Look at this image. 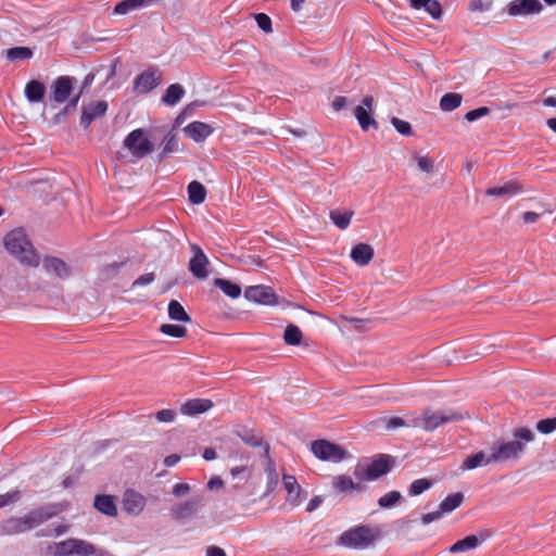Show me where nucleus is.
Instances as JSON below:
<instances>
[{
  "label": "nucleus",
  "mask_w": 556,
  "mask_h": 556,
  "mask_svg": "<svg viewBox=\"0 0 556 556\" xmlns=\"http://www.w3.org/2000/svg\"><path fill=\"white\" fill-rule=\"evenodd\" d=\"M185 134L197 142L205 140L213 129L210 125L202 122H192L184 128Z\"/></svg>",
  "instance_id": "a878e982"
},
{
  "label": "nucleus",
  "mask_w": 556,
  "mask_h": 556,
  "mask_svg": "<svg viewBox=\"0 0 556 556\" xmlns=\"http://www.w3.org/2000/svg\"><path fill=\"white\" fill-rule=\"evenodd\" d=\"M353 215L354 213L352 211L340 212L334 210L330 212L329 216L339 229L344 230L350 226Z\"/></svg>",
  "instance_id": "58836bf2"
},
{
  "label": "nucleus",
  "mask_w": 556,
  "mask_h": 556,
  "mask_svg": "<svg viewBox=\"0 0 556 556\" xmlns=\"http://www.w3.org/2000/svg\"><path fill=\"white\" fill-rule=\"evenodd\" d=\"M381 421L384 424V428L388 431L394 430L396 428H402V427H410L409 419L405 420L401 417L383 418V419H381Z\"/></svg>",
  "instance_id": "49530a36"
},
{
  "label": "nucleus",
  "mask_w": 556,
  "mask_h": 556,
  "mask_svg": "<svg viewBox=\"0 0 556 556\" xmlns=\"http://www.w3.org/2000/svg\"><path fill=\"white\" fill-rule=\"evenodd\" d=\"M283 488L287 492L286 503L292 507L300 506L306 498V493L302 490L294 476H282Z\"/></svg>",
  "instance_id": "4468645a"
},
{
  "label": "nucleus",
  "mask_w": 556,
  "mask_h": 556,
  "mask_svg": "<svg viewBox=\"0 0 556 556\" xmlns=\"http://www.w3.org/2000/svg\"><path fill=\"white\" fill-rule=\"evenodd\" d=\"M3 244L5 250L23 265L30 267L39 265L40 256L22 228L8 232L3 238Z\"/></svg>",
  "instance_id": "f03ea898"
},
{
  "label": "nucleus",
  "mask_w": 556,
  "mask_h": 556,
  "mask_svg": "<svg viewBox=\"0 0 556 556\" xmlns=\"http://www.w3.org/2000/svg\"><path fill=\"white\" fill-rule=\"evenodd\" d=\"M179 459H180V457L178 455L172 454V455H168L167 457H165L164 464L167 467H173L179 462Z\"/></svg>",
  "instance_id": "774afa93"
},
{
  "label": "nucleus",
  "mask_w": 556,
  "mask_h": 556,
  "mask_svg": "<svg viewBox=\"0 0 556 556\" xmlns=\"http://www.w3.org/2000/svg\"><path fill=\"white\" fill-rule=\"evenodd\" d=\"M539 214L535 212H526L523 213V222L527 224H533L538 220Z\"/></svg>",
  "instance_id": "338daca9"
},
{
  "label": "nucleus",
  "mask_w": 556,
  "mask_h": 556,
  "mask_svg": "<svg viewBox=\"0 0 556 556\" xmlns=\"http://www.w3.org/2000/svg\"><path fill=\"white\" fill-rule=\"evenodd\" d=\"M346 105V98L343 96H338L332 101V108L334 111H341Z\"/></svg>",
  "instance_id": "0e129e2a"
},
{
  "label": "nucleus",
  "mask_w": 556,
  "mask_h": 556,
  "mask_svg": "<svg viewBox=\"0 0 556 556\" xmlns=\"http://www.w3.org/2000/svg\"><path fill=\"white\" fill-rule=\"evenodd\" d=\"M52 517L42 508L30 510L22 517H10L0 522V535H13L29 531Z\"/></svg>",
  "instance_id": "20e7f679"
},
{
  "label": "nucleus",
  "mask_w": 556,
  "mask_h": 556,
  "mask_svg": "<svg viewBox=\"0 0 556 556\" xmlns=\"http://www.w3.org/2000/svg\"><path fill=\"white\" fill-rule=\"evenodd\" d=\"M302 331L296 325H288L285 329L283 340L288 345H299L302 341Z\"/></svg>",
  "instance_id": "ea45409f"
},
{
  "label": "nucleus",
  "mask_w": 556,
  "mask_h": 556,
  "mask_svg": "<svg viewBox=\"0 0 556 556\" xmlns=\"http://www.w3.org/2000/svg\"><path fill=\"white\" fill-rule=\"evenodd\" d=\"M244 296L248 301L262 305L277 304V296L273 288L267 286H251L245 289Z\"/></svg>",
  "instance_id": "ddd939ff"
},
{
  "label": "nucleus",
  "mask_w": 556,
  "mask_h": 556,
  "mask_svg": "<svg viewBox=\"0 0 556 556\" xmlns=\"http://www.w3.org/2000/svg\"><path fill=\"white\" fill-rule=\"evenodd\" d=\"M490 113V109L486 106H480L466 113L465 118L468 122H475L480 117L486 116Z\"/></svg>",
  "instance_id": "5fc2aeb1"
},
{
  "label": "nucleus",
  "mask_w": 556,
  "mask_h": 556,
  "mask_svg": "<svg viewBox=\"0 0 556 556\" xmlns=\"http://www.w3.org/2000/svg\"><path fill=\"white\" fill-rule=\"evenodd\" d=\"M391 123L401 135L408 136L412 134V126L408 122L399 117H392Z\"/></svg>",
  "instance_id": "3c124183"
},
{
  "label": "nucleus",
  "mask_w": 556,
  "mask_h": 556,
  "mask_svg": "<svg viewBox=\"0 0 556 556\" xmlns=\"http://www.w3.org/2000/svg\"><path fill=\"white\" fill-rule=\"evenodd\" d=\"M430 486H431L430 480H428L426 478L417 479L412 482L408 493L412 496H416V495H419V494L424 493L425 491H427Z\"/></svg>",
  "instance_id": "c03bdc74"
},
{
  "label": "nucleus",
  "mask_w": 556,
  "mask_h": 556,
  "mask_svg": "<svg viewBox=\"0 0 556 556\" xmlns=\"http://www.w3.org/2000/svg\"><path fill=\"white\" fill-rule=\"evenodd\" d=\"M513 440L496 441L492 446V460L495 463L518 459L526 451L527 443L534 440V432L526 427L513 431Z\"/></svg>",
  "instance_id": "f257e3e1"
},
{
  "label": "nucleus",
  "mask_w": 556,
  "mask_h": 556,
  "mask_svg": "<svg viewBox=\"0 0 556 556\" xmlns=\"http://www.w3.org/2000/svg\"><path fill=\"white\" fill-rule=\"evenodd\" d=\"M341 319L344 320V321H348V323H350L352 325H354V327L356 329L361 328V326L365 323L364 319L356 318V317L341 316Z\"/></svg>",
  "instance_id": "69168bd1"
},
{
  "label": "nucleus",
  "mask_w": 556,
  "mask_h": 556,
  "mask_svg": "<svg viewBox=\"0 0 556 556\" xmlns=\"http://www.w3.org/2000/svg\"><path fill=\"white\" fill-rule=\"evenodd\" d=\"M462 419H464V416L453 409H444L439 412L427 409L422 412L421 416L410 418L409 426L412 428H419L425 431H433L440 426Z\"/></svg>",
  "instance_id": "39448f33"
},
{
  "label": "nucleus",
  "mask_w": 556,
  "mask_h": 556,
  "mask_svg": "<svg viewBox=\"0 0 556 556\" xmlns=\"http://www.w3.org/2000/svg\"><path fill=\"white\" fill-rule=\"evenodd\" d=\"M536 430L542 434H549L556 430V417L538 421Z\"/></svg>",
  "instance_id": "de8ad7c7"
},
{
  "label": "nucleus",
  "mask_w": 556,
  "mask_h": 556,
  "mask_svg": "<svg viewBox=\"0 0 556 556\" xmlns=\"http://www.w3.org/2000/svg\"><path fill=\"white\" fill-rule=\"evenodd\" d=\"M156 0H122L113 9V14L126 15L130 12L148 8L155 3Z\"/></svg>",
  "instance_id": "b1692460"
},
{
  "label": "nucleus",
  "mask_w": 556,
  "mask_h": 556,
  "mask_svg": "<svg viewBox=\"0 0 556 556\" xmlns=\"http://www.w3.org/2000/svg\"><path fill=\"white\" fill-rule=\"evenodd\" d=\"M106 110L108 103L102 100L92 102L87 106H84L80 116V125L85 128L89 127L93 119L103 116Z\"/></svg>",
  "instance_id": "aec40b11"
},
{
  "label": "nucleus",
  "mask_w": 556,
  "mask_h": 556,
  "mask_svg": "<svg viewBox=\"0 0 556 556\" xmlns=\"http://www.w3.org/2000/svg\"><path fill=\"white\" fill-rule=\"evenodd\" d=\"M375 251L374 248L368 243H357L351 250V258L352 261L359 265L366 266L374 258Z\"/></svg>",
  "instance_id": "5701e85b"
},
{
  "label": "nucleus",
  "mask_w": 556,
  "mask_h": 556,
  "mask_svg": "<svg viewBox=\"0 0 556 556\" xmlns=\"http://www.w3.org/2000/svg\"><path fill=\"white\" fill-rule=\"evenodd\" d=\"M206 556H227V554L223 548L216 545H210L206 547Z\"/></svg>",
  "instance_id": "e2e57ef3"
},
{
  "label": "nucleus",
  "mask_w": 556,
  "mask_h": 556,
  "mask_svg": "<svg viewBox=\"0 0 556 556\" xmlns=\"http://www.w3.org/2000/svg\"><path fill=\"white\" fill-rule=\"evenodd\" d=\"M94 507L102 514L116 517L117 507L112 495H97L94 497Z\"/></svg>",
  "instance_id": "c756f323"
},
{
  "label": "nucleus",
  "mask_w": 556,
  "mask_h": 556,
  "mask_svg": "<svg viewBox=\"0 0 556 556\" xmlns=\"http://www.w3.org/2000/svg\"><path fill=\"white\" fill-rule=\"evenodd\" d=\"M424 9L435 20L442 14V7L438 0H429Z\"/></svg>",
  "instance_id": "864d4df0"
},
{
  "label": "nucleus",
  "mask_w": 556,
  "mask_h": 556,
  "mask_svg": "<svg viewBox=\"0 0 556 556\" xmlns=\"http://www.w3.org/2000/svg\"><path fill=\"white\" fill-rule=\"evenodd\" d=\"M414 160L417 163L418 168L427 174H431L434 170V160L428 155L415 154Z\"/></svg>",
  "instance_id": "37998d69"
},
{
  "label": "nucleus",
  "mask_w": 556,
  "mask_h": 556,
  "mask_svg": "<svg viewBox=\"0 0 556 556\" xmlns=\"http://www.w3.org/2000/svg\"><path fill=\"white\" fill-rule=\"evenodd\" d=\"M81 94L83 90H80L77 94L73 96L72 98L70 97V99L67 100V104L56 117H59L60 115H66L67 113L75 111L77 109V104L79 102Z\"/></svg>",
  "instance_id": "6e6d98bb"
},
{
  "label": "nucleus",
  "mask_w": 556,
  "mask_h": 556,
  "mask_svg": "<svg viewBox=\"0 0 556 556\" xmlns=\"http://www.w3.org/2000/svg\"><path fill=\"white\" fill-rule=\"evenodd\" d=\"M332 485L340 493H351L353 491H362L364 489L362 483L354 482L350 476L345 475L336 477L332 481Z\"/></svg>",
  "instance_id": "c85d7f7f"
},
{
  "label": "nucleus",
  "mask_w": 556,
  "mask_h": 556,
  "mask_svg": "<svg viewBox=\"0 0 556 556\" xmlns=\"http://www.w3.org/2000/svg\"><path fill=\"white\" fill-rule=\"evenodd\" d=\"M263 456L266 459L265 462V473L267 476V493L273 492L279 482V475L276 469V464L273 458L269 456V445L265 444L263 450Z\"/></svg>",
  "instance_id": "4be33fe9"
},
{
  "label": "nucleus",
  "mask_w": 556,
  "mask_h": 556,
  "mask_svg": "<svg viewBox=\"0 0 556 556\" xmlns=\"http://www.w3.org/2000/svg\"><path fill=\"white\" fill-rule=\"evenodd\" d=\"M463 502L464 494L462 492L450 494L440 503L439 508L435 511L422 515L421 522L424 525H429L435 520H439L445 514H450L458 508Z\"/></svg>",
  "instance_id": "9d476101"
},
{
  "label": "nucleus",
  "mask_w": 556,
  "mask_h": 556,
  "mask_svg": "<svg viewBox=\"0 0 556 556\" xmlns=\"http://www.w3.org/2000/svg\"><path fill=\"white\" fill-rule=\"evenodd\" d=\"M124 146L137 159H142L153 151V144L141 128L135 129L127 135Z\"/></svg>",
  "instance_id": "1a4fd4ad"
},
{
  "label": "nucleus",
  "mask_w": 556,
  "mask_h": 556,
  "mask_svg": "<svg viewBox=\"0 0 556 556\" xmlns=\"http://www.w3.org/2000/svg\"><path fill=\"white\" fill-rule=\"evenodd\" d=\"M162 81V73L155 66H150L134 79V90L137 93H148Z\"/></svg>",
  "instance_id": "9b49d317"
},
{
  "label": "nucleus",
  "mask_w": 556,
  "mask_h": 556,
  "mask_svg": "<svg viewBox=\"0 0 556 556\" xmlns=\"http://www.w3.org/2000/svg\"><path fill=\"white\" fill-rule=\"evenodd\" d=\"M255 21L257 23V26L265 33H270L273 30L271 28V20L270 17L265 13H258L255 15Z\"/></svg>",
  "instance_id": "603ef678"
},
{
  "label": "nucleus",
  "mask_w": 556,
  "mask_h": 556,
  "mask_svg": "<svg viewBox=\"0 0 556 556\" xmlns=\"http://www.w3.org/2000/svg\"><path fill=\"white\" fill-rule=\"evenodd\" d=\"M53 556H94L97 547L85 540L67 539L49 546Z\"/></svg>",
  "instance_id": "423d86ee"
},
{
  "label": "nucleus",
  "mask_w": 556,
  "mask_h": 556,
  "mask_svg": "<svg viewBox=\"0 0 556 556\" xmlns=\"http://www.w3.org/2000/svg\"><path fill=\"white\" fill-rule=\"evenodd\" d=\"M463 101V97L457 92H447L442 96L440 100V108L444 112H452L456 110Z\"/></svg>",
  "instance_id": "c9c22d12"
},
{
  "label": "nucleus",
  "mask_w": 556,
  "mask_h": 556,
  "mask_svg": "<svg viewBox=\"0 0 556 556\" xmlns=\"http://www.w3.org/2000/svg\"><path fill=\"white\" fill-rule=\"evenodd\" d=\"M543 9L540 0H513L507 5V13L510 16H526L536 14Z\"/></svg>",
  "instance_id": "f3484780"
},
{
  "label": "nucleus",
  "mask_w": 556,
  "mask_h": 556,
  "mask_svg": "<svg viewBox=\"0 0 556 556\" xmlns=\"http://www.w3.org/2000/svg\"><path fill=\"white\" fill-rule=\"evenodd\" d=\"M154 279H155V275L153 273L143 274L132 282L131 288L135 289L138 287H143V286L150 285L154 281Z\"/></svg>",
  "instance_id": "4d7b16f0"
},
{
  "label": "nucleus",
  "mask_w": 556,
  "mask_h": 556,
  "mask_svg": "<svg viewBox=\"0 0 556 556\" xmlns=\"http://www.w3.org/2000/svg\"><path fill=\"white\" fill-rule=\"evenodd\" d=\"M122 505L128 515L139 516L147 505V498L135 490H127L124 493Z\"/></svg>",
  "instance_id": "a211bd4d"
},
{
  "label": "nucleus",
  "mask_w": 556,
  "mask_h": 556,
  "mask_svg": "<svg viewBox=\"0 0 556 556\" xmlns=\"http://www.w3.org/2000/svg\"><path fill=\"white\" fill-rule=\"evenodd\" d=\"M495 462L492 460V453L490 455H486L483 451H479L472 455L467 456L462 466L460 469L463 471L465 470H473L481 466H488L490 464H494Z\"/></svg>",
  "instance_id": "bb28decb"
},
{
  "label": "nucleus",
  "mask_w": 556,
  "mask_h": 556,
  "mask_svg": "<svg viewBox=\"0 0 556 556\" xmlns=\"http://www.w3.org/2000/svg\"><path fill=\"white\" fill-rule=\"evenodd\" d=\"M160 331L173 338H184L187 334V328L185 326L174 324L161 325Z\"/></svg>",
  "instance_id": "79ce46f5"
},
{
  "label": "nucleus",
  "mask_w": 556,
  "mask_h": 556,
  "mask_svg": "<svg viewBox=\"0 0 556 556\" xmlns=\"http://www.w3.org/2000/svg\"><path fill=\"white\" fill-rule=\"evenodd\" d=\"M522 191V187L518 182H507L501 187L489 188L485 193L491 197L516 195Z\"/></svg>",
  "instance_id": "2f4dec72"
},
{
  "label": "nucleus",
  "mask_w": 556,
  "mask_h": 556,
  "mask_svg": "<svg viewBox=\"0 0 556 556\" xmlns=\"http://www.w3.org/2000/svg\"><path fill=\"white\" fill-rule=\"evenodd\" d=\"M5 58L10 62L28 60L33 58L34 52L28 47H13L4 51Z\"/></svg>",
  "instance_id": "4c0bfd02"
},
{
  "label": "nucleus",
  "mask_w": 556,
  "mask_h": 556,
  "mask_svg": "<svg viewBox=\"0 0 556 556\" xmlns=\"http://www.w3.org/2000/svg\"><path fill=\"white\" fill-rule=\"evenodd\" d=\"M391 467V457L389 455L381 454L366 467L357 466L354 475L361 481H374L387 475Z\"/></svg>",
  "instance_id": "0eeeda50"
},
{
  "label": "nucleus",
  "mask_w": 556,
  "mask_h": 556,
  "mask_svg": "<svg viewBox=\"0 0 556 556\" xmlns=\"http://www.w3.org/2000/svg\"><path fill=\"white\" fill-rule=\"evenodd\" d=\"M492 8V0H471L468 9L472 12H486Z\"/></svg>",
  "instance_id": "8fccbe9b"
},
{
  "label": "nucleus",
  "mask_w": 556,
  "mask_h": 556,
  "mask_svg": "<svg viewBox=\"0 0 556 556\" xmlns=\"http://www.w3.org/2000/svg\"><path fill=\"white\" fill-rule=\"evenodd\" d=\"M188 195L192 204L199 205L205 201L206 189L201 182L193 180L188 185Z\"/></svg>",
  "instance_id": "72a5a7b5"
},
{
  "label": "nucleus",
  "mask_w": 556,
  "mask_h": 556,
  "mask_svg": "<svg viewBox=\"0 0 556 556\" xmlns=\"http://www.w3.org/2000/svg\"><path fill=\"white\" fill-rule=\"evenodd\" d=\"M42 266L48 274H52L60 279H65L70 276L71 270L67 264L61 258L47 256L42 261Z\"/></svg>",
  "instance_id": "412c9836"
},
{
  "label": "nucleus",
  "mask_w": 556,
  "mask_h": 556,
  "mask_svg": "<svg viewBox=\"0 0 556 556\" xmlns=\"http://www.w3.org/2000/svg\"><path fill=\"white\" fill-rule=\"evenodd\" d=\"M178 148V138L174 134H168L163 140V151L162 154L165 156L169 153H173Z\"/></svg>",
  "instance_id": "a18cd8bd"
},
{
  "label": "nucleus",
  "mask_w": 556,
  "mask_h": 556,
  "mask_svg": "<svg viewBox=\"0 0 556 556\" xmlns=\"http://www.w3.org/2000/svg\"><path fill=\"white\" fill-rule=\"evenodd\" d=\"M21 498V492L18 490H11L7 493L0 494V508L16 503Z\"/></svg>",
  "instance_id": "09e8293b"
},
{
  "label": "nucleus",
  "mask_w": 556,
  "mask_h": 556,
  "mask_svg": "<svg viewBox=\"0 0 556 556\" xmlns=\"http://www.w3.org/2000/svg\"><path fill=\"white\" fill-rule=\"evenodd\" d=\"M374 106V98L371 96H366L362 105H357L354 110V115L363 130H368L369 127L378 128V123L371 117L370 113Z\"/></svg>",
  "instance_id": "dca6fc26"
},
{
  "label": "nucleus",
  "mask_w": 556,
  "mask_h": 556,
  "mask_svg": "<svg viewBox=\"0 0 556 556\" xmlns=\"http://www.w3.org/2000/svg\"><path fill=\"white\" fill-rule=\"evenodd\" d=\"M479 544V539L471 534L451 545L448 552L452 554L464 553L477 548Z\"/></svg>",
  "instance_id": "7c9ffc66"
},
{
  "label": "nucleus",
  "mask_w": 556,
  "mask_h": 556,
  "mask_svg": "<svg viewBox=\"0 0 556 556\" xmlns=\"http://www.w3.org/2000/svg\"><path fill=\"white\" fill-rule=\"evenodd\" d=\"M192 257L189 262V270L194 278L205 279L208 275V258L198 244H191Z\"/></svg>",
  "instance_id": "2eb2a0df"
},
{
  "label": "nucleus",
  "mask_w": 556,
  "mask_h": 556,
  "mask_svg": "<svg viewBox=\"0 0 556 556\" xmlns=\"http://www.w3.org/2000/svg\"><path fill=\"white\" fill-rule=\"evenodd\" d=\"M311 451L318 459L332 463H340L348 455L343 447L327 440L314 441Z\"/></svg>",
  "instance_id": "6e6552de"
},
{
  "label": "nucleus",
  "mask_w": 556,
  "mask_h": 556,
  "mask_svg": "<svg viewBox=\"0 0 556 556\" xmlns=\"http://www.w3.org/2000/svg\"><path fill=\"white\" fill-rule=\"evenodd\" d=\"M185 94V89L180 84H172L162 97V102L173 106L177 104Z\"/></svg>",
  "instance_id": "473e14b6"
},
{
  "label": "nucleus",
  "mask_w": 556,
  "mask_h": 556,
  "mask_svg": "<svg viewBox=\"0 0 556 556\" xmlns=\"http://www.w3.org/2000/svg\"><path fill=\"white\" fill-rule=\"evenodd\" d=\"M380 538L381 530L378 526L361 523L343 531L337 540V545L350 549L363 551L375 546Z\"/></svg>",
  "instance_id": "7ed1b4c3"
},
{
  "label": "nucleus",
  "mask_w": 556,
  "mask_h": 556,
  "mask_svg": "<svg viewBox=\"0 0 556 556\" xmlns=\"http://www.w3.org/2000/svg\"><path fill=\"white\" fill-rule=\"evenodd\" d=\"M324 500L320 495H316L314 496L307 504L306 506V510L308 513H312L314 511L315 509H317L321 504H323Z\"/></svg>",
  "instance_id": "680f3d73"
},
{
  "label": "nucleus",
  "mask_w": 556,
  "mask_h": 556,
  "mask_svg": "<svg viewBox=\"0 0 556 556\" xmlns=\"http://www.w3.org/2000/svg\"><path fill=\"white\" fill-rule=\"evenodd\" d=\"M175 412L172 409L159 410L155 415L156 419L161 422H172L175 419Z\"/></svg>",
  "instance_id": "bf43d9fd"
},
{
  "label": "nucleus",
  "mask_w": 556,
  "mask_h": 556,
  "mask_svg": "<svg viewBox=\"0 0 556 556\" xmlns=\"http://www.w3.org/2000/svg\"><path fill=\"white\" fill-rule=\"evenodd\" d=\"M401 498L402 495L399 491H390L378 500V505L380 508L388 509L395 506Z\"/></svg>",
  "instance_id": "a19ab883"
},
{
  "label": "nucleus",
  "mask_w": 556,
  "mask_h": 556,
  "mask_svg": "<svg viewBox=\"0 0 556 556\" xmlns=\"http://www.w3.org/2000/svg\"><path fill=\"white\" fill-rule=\"evenodd\" d=\"M76 78L67 75L59 76L50 86V100L62 104L73 94Z\"/></svg>",
  "instance_id": "f8f14e48"
},
{
  "label": "nucleus",
  "mask_w": 556,
  "mask_h": 556,
  "mask_svg": "<svg viewBox=\"0 0 556 556\" xmlns=\"http://www.w3.org/2000/svg\"><path fill=\"white\" fill-rule=\"evenodd\" d=\"M168 317L176 321L190 323L191 317L185 311L184 306L176 300L168 303Z\"/></svg>",
  "instance_id": "e433bc0d"
},
{
  "label": "nucleus",
  "mask_w": 556,
  "mask_h": 556,
  "mask_svg": "<svg viewBox=\"0 0 556 556\" xmlns=\"http://www.w3.org/2000/svg\"><path fill=\"white\" fill-rule=\"evenodd\" d=\"M214 285L223 291L224 294L231 299H237L241 294V288L239 285L231 282L228 279L216 278Z\"/></svg>",
  "instance_id": "f704fd0d"
},
{
  "label": "nucleus",
  "mask_w": 556,
  "mask_h": 556,
  "mask_svg": "<svg viewBox=\"0 0 556 556\" xmlns=\"http://www.w3.org/2000/svg\"><path fill=\"white\" fill-rule=\"evenodd\" d=\"M213 407V402L207 399H192L181 405L182 415L194 416L207 412Z\"/></svg>",
  "instance_id": "393cba45"
},
{
  "label": "nucleus",
  "mask_w": 556,
  "mask_h": 556,
  "mask_svg": "<svg viewBox=\"0 0 556 556\" xmlns=\"http://www.w3.org/2000/svg\"><path fill=\"white\" fill-rule=\"evenodd\" d=\"M240 438L245 444H248L250 446H263L264 447V445L266 444V443H263L261 438H257L254 434L249 433V432H247L245 434H240Z\"/></svg>",
  "instance_id": "13d9d810"
},
{
  "label": "nucleus",
  "mask_w": 556,
  "mask_h": 556,
  "mask_svg": "<svg viewBox=\"0 0 556 556\" xmlns=\"http://www.w3.org/2000/svg\"><path fill=\"white\" fill-rule=\"evenodd\" d=\"M190 491V485L186 482H179V483H176L174 486H173V495L179 497V496H184L186 494H188Z\"/></svg>",
  "instance_id": "052dcab7"
},
{
  "label": "nucleus",
  "mask_w": 556,
  "mask_h": 556,
  "mask_svg": "<svg viewBox=\"0 0 556 556\" xmlns=\"http://www.w3.org/2000/svg\"><path fill=\"white\" fill-rule=\"evenodd\" d=\"M200 504V498L178 502L172 506L170 515L177 521L190 519L197 514Z\"/></svg>",
  "instance_id": "6ab92c4d"
},
{
  "label": "nucleus",
  "mask_w": 556,
  "mask_h": 556,
  "mask_svg": "<svg viewBox=\"0 0 556 556\" xmlns=\"http://www.w3.org/2000/svg\"><path fill=\"white\" fill-rule=\"evenodd\" d=\"M46 92L43 83L33 79L28 81L24 89V94L28 102L38 103L41 102Z\"/></svg>",
  "instance_id": "cd10ccee"
}]
</instances>
